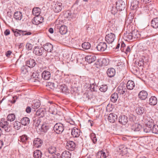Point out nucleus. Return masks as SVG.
Segmentation results:
<instances>
[{
	"instance_id": "f3484780",
	"label": "nucleus",
	"mask_w": 158,
	"mask_h": 158,
	"mask_svg": "<svg viewBox=\"0 0 158 158\" xmlns=\"http://www.w3.org/2000/svg\"><path fill=\"white\" fill-rule=\"evenodd\" d=\"M117 116L115 114L113 113H110L109 114L108 117V121L111 123H114L116 120L117 119Z\"/></svg>"
},
{
	"instance_id": "cd10ccee",
	"label": "nucleus",
	"mask_w": 158,
	"mask_h": 158,
	"mask_svg": "<svg viewBox=\"0 0 158 158\" xmlns=\"http://www.w3.org/2000/svg\"><path fill=\"white\" fill-rule=\"evenodd\" d=\"M100 63H99V65L100 66H106L108 65L109 64L110 60L108 58H103L102 61H101Z\"/></svg>"
},
{
	"instance_id": "ea45409f",
	"label": "nucleus",
	"mask_w": 158,
	"mask_h": 158,
	"mask_svg": "<svg viewBox=\"0 0 158 158\" xmlns=\"http://www.w3.org/2000/svg\"><path fill=\"white\" fill-rule=\"evenodd\" d=\"M61 122H60V132L61 131V133L63 132L64 129V127H65V120L64 119L61 120Z\"/></svg>"
},
{
	"instance_id": "e2e57ef3",
	"label": "nucleus",
	"mask_w": 158,
	"mask_h": 158,
	"mask_svg": "<svg viewBox=\"0 0 158 158\" xmlns=\"http://www.w3.org/2000/svg\"><path fill=\"white\" fill-rule=\"evenodd\" d=\"M59 153H54L52 155H48L50 158H59Z\"/></svg>"
},
{
	"instance_id": "a19ab883",
	"label": "nucleus",
	"mask_w": 158,
	"mask_h": 158,
	"mask_svg": "<svg viewBox=\"0 0 158 158\" xmlns=\"http://www.w3.org/2000/svg\"><path fill=\"white\" fill-rule=\"evenodd\" d=\"M47 150L50 155H52L55 153L56 149V148L54 147L50 146L48 149Z\"/></svg>"
},
{
	"instance_id": "ddd939ff",
	"label": "nucleus",
	"mask_w": 158,
	"mask_h": 158,
	"mask_svg": "<svg viewBox=\"0 0 158 158\" xmlns=\"http://www.w3.org/2000/svg\"><path fill=\"white\" fill-rule=\"evenodd\" d=\"M43 18L41 16H36L34 17L32 20V23L35 25H38L42 22Z\"/></svg>"
},
{
	"instance_id": "603ef678",
	"label": "nucleus",
	"mask_w": 158,
	"mask_h": 158,
	"mask_svg": "<svg viewBox=\"0 0 158 158\" xmlns=\"http://www.w3.org/2000/svg\"><path fill=\"white\" fill-rule=\"evenodd\" d=\"M90 88L91 91H97L98 89V86L95 84L93 83L90 84Z\"/></svg>"
},
{
	"instance_id": "6e6d98bb",
	"label": "nucleus",
	"mask_w": 158,
	"mask_h": 158,
	"mask_svg": "<svg viewBox=\"0 0 158 158\" xmlns=\"http://www.w3.org/2000/svg\"><path fill=\"white\" fill-rule=\"evenodd\" d=\"M91 138L94 143H95L97 142V139L95 134L92 133L91 134Z\"/></svg>"
},
{
	"instance_id": "39448f33",
	"label": "nucleus",
	"mask_w": 158,
	"mask_h": 158,
	"mask_svg": "<svg viewBox=\"0 0 158 158\" xmlns=\"http://www.w3.org/2000/svg\"><path fill=\"white\" fill-rule=\"evenodd\" d=\"M14 35L16 36H18L21 35H30L32 33L30 31H22L21 30H18V31H15L14 32Z\"/></svg>"
},
{
	"instance_id": "774afa93",
	"label": "nucleus",
	"mask_w": 158,
	"mask_h": 158,
	"mask_svg": "<svg viewBox=\"0 0 158 158\" xmlns=\"http://www.w3.org/2000/svg\"><path fill=\"white\" fill-rule=\"evenodd\" d=\"M26 112L27 113H30L31 111V108L29 106L27 107L26 109Z\"/></svg>"
},
{
	"instance_id": "680f3d73",
	"label": "nucleus",
	"mask_w": 158,
	"mask_h": 158,
	"mask_svg": "<svg viewBox=\"0 0 158 158\" xmlns=\"http://www.w3.org/2000/svg\"><path fill=\"white\" fill-rule=\"evenodd\" d=\"M126 45L123 42H121V46L120 49L122 52H125Z\"/></svg>"
},
{
	"instance_id": "473e14b6",
	"label": "nucleus",
	"mask_w": 158,
	"mask_h": 158,
	"mask_svg": "<svg viewBox=\"0 0 158 158\" xmlns=\"http://www.w3.org/2000/svg\"><path fill=\"white\" fill-rule=\"evenodd\" d=\"M71 154L68 151H65L61 154V158H70Z\"/></svg>"
},
{
	"instance_id": "338daca9",
	"label": "nucleus",
	"mask_w": 158,
	"mask_h": 158,
	"mask_svg": "<svg viewBox=\"0 0 158 158\" xmlns=\"http://www.w3.org/2000/svg\"><path fill=\"white\" fill-rule=\"evenodd\" d=\"M4 34L5 35L7 36L8 35L10 34V31L9 29L6 30L4 32Z\"/></svg>"
},
{
	"instance_id": "6e6552de",
	"label": "nucleus",
	"mask_w": 158,
	"mask_h": 158,
	"mask_svg": "<svg viewBox=\"0 0 158 158\" xmlns=\"http://www.w3.org/2000/svg\"><path fill=\"white\" fill-rule=\"evenodd\" d=\"M61 17L70 20L73 17V16L70 10L64 11L61 14Z\"/></svg>"
},
{
	"instance_id": "09e8293b",
	"label": "nucleus",
	"mask_w": 158,
	"mask_h": 158,
	"mask_svg": "<svg viewBox=\"0 0 158 158\" xmlns=\"http://www.w3.org/2000/svg\"><path fill=\"white\" fill-rule=\"evenodd\" d=\"M82 47L83 49H88L91 47V45L89 42H85L82 44Z\"/></svg>"
},
{
	"instance_id": "1a4fd4ad",
	"label": "nucleus",
	"mask_w": 158,
	"mask_h": 158,
	"mask_svg": "<svg viewBox=\"0 0 158 158\" xmlns=\"http://www.w3.org/2000/svg\"><path fill=\"white\" fill-rule=\"evenodd\" d=\"M107 48L106 43L104 42L100 43L97 46V48L98 51L103 52L106 50Z\"/></svg>"
},
{
	"instance_id": "2eb2a0df",
	"label": "nucleus",
	"mask_w": 158,
	"mask_h": 158,
	"mask_svg": "<svg viewBox=\"0 0 158 158\" xmlns=\"http://www.w3.org/2000/svg\"><path fill=\"white\" fill-rule=\"evenodd\" d=\"M131 129L133 131H139L142 129V126L139 123H134L132 125Z\"/></svg>"
},
{
	"instance_id": "052dcab7",
	"label": "nucleus",
	"mask_w": 158,
	"mask_h": 158,
	"mask_svg": "<svg viewBox=\"0 0 158 158\" xmlns=\"http://www.w3.org/2000/svg\"><path fill=\"white\" fill-rule=\"evenodd\" d=\"M112 9L111 10V13L113 15H115V14L116 13L117 10H118L116 8V7H115L114 6H112Z\"/></svg>"
},
{
	"instance_id": "bf43d9fd",
	"label": "nucleus",
	"mask_w": 158,
	"mask_h": 158,
	"mask_svg": "<svg viewBox=\"0 0 158 158\" xmlns=\"http://www.w3.org/2000/svg\"><path fill=\"white\" fill-rule=\"evenodd\" d=\"M26 49L28 50H31L33 48L32 44L29 43H27L26 45Z\"/></svg>"
},
{
	"instance_id": "4c0bfd02",
	"label": "nucleus",
	"mask_w": 158,
	"mask_h": 158,
	"mask_svg": "<svg viewBox=\"0 0 158 158\" xmlns=\"http://www.w3.org/2000/svg\"><path fill=\"white\" fill-rule=\"evenodd\" d=\"M135 110L136 113L138 114L141 115L143 113L144 111V109L143 107H139L136 108Z\"/></svg>"
},
{
	"instance_id": "864d4df0",
	"label": "nucleus",
	"mask_w": 158,
	"mask_h": 158,
	"mask_svg": "<svg viewBox=\"0 0 158 158\" xmlns=\"http://www.w3.org/2000/svg\"><path fill=\"white\" fill-rule=\"evenodd\" d=\"M108 88L107 86L106 85H102L99 89L102 92H105L107 90Z\"/></svg>"
},
{
	"instance_id": "72a5a7b5",
	"label": "nucleus",
	"mask_w": 158,
	"mask_h": 158,
	"mask_svg": "<svg viewBox=\"0 0 158 158\" xmlns=\"http://www.w3.org/2000/svg\"><path fill=\"white\" fill-rule=\"evenodd\" d=\"M67 31V27L65 25H62L60 27V33L61 35L65 34Z\"/></svg>"
},
{
	"instance_id": "4d7b16f0",
	"label": "nucleus",
	"mask_w": 158,
	"mask_h": 158,
	"mask_svg": "<svg viewBox=\"0 0 158 158\" xmlns=\"http://www.w3.org/2000/svg\"><path fill=\"white\" fill-rule=\"evenodd\" d=\"M132 47L130 46H127L126 48L125 49V52H123L127 54L128 53H129L131 52L132 50Z\"/></svg>"
},
{
	"instance_id": "423d86ee",
	"label": "nucleus",
	"mask_w": 158,
	"mask_h": 158,
	"mask_svg": "<svg viewBox=\"0 0 158 158\" xmlns=\"http://www.w3.org/2000/svg\"><path fill=\"white\" fill-rule=\"evenodd\" d=\"M44 52V48L43 47L37 46L34 48L33 52L36 55L41 56Z\"/></svg>"
},
{
	"instance_id": "9d476101",
	"label": "nucleus",
	"mask_w": 158,
	"mask_h": 158,
	"mask_svg": "<svg viewBox=\"0 0 158 158\" xmlns=\"http://www.w3.org/2000/svg\"><path fill=\"white\" fill-rule=\"evenodd\" d=\"M153 125V123L152 121H149L146 124V126L143 129V131L145 133L149 132L151 130L152 127Z\"/></svg>"
},
{
	"instance_id": "9b49d317",
	"label": "nucleus",
	"mask_w": 158,
	"mask_h": 158,
	"mask_svg": "<svg viewBox=\"0 0 158 158\" xmlns=\"http://www.w3.org/2000/svg\"><path fill=\"white\" fill-rule=\"evenodd\" d=\"M123 37L127 41L130 40L133 41L134 40L132 36V33L131 31L130 32L129 31H128V32L126 31V33H124Z\"/></svg>"
},
{
	"instance_id": "4468645a",
	"label": "nucleus",
	"mask_w": 158,
	"mask_h": 158,
	"mask_svg": "<svg viewBox=\"0 0 158 158\" xmlns=\"http://www.w3.org/2000/svg\"><path fill=\"white\" fill-rule=\"evenodd\" d=\"M75 147V144L73 141H69L67 142L66 146L67 149L69 151L73 150Z\"/></svg>"
},
{
	"instance_id": "69168bd1",
	"label": "nucleus",
	"mask_w": 158,
	"mask_h": 158,
	"mask_svg": "<svg viewBox=\"0 0 158 158\" xmlns=\"http://www.w3.org/2000/svg\"><path fill=\"white\" fill-rule=\"evenodd\" d=\"M137 4L134 5L133 4H131V6H132L133 9H136L138 7V4L139 3V2L138 1L137 2Z\"/></svg>"
},
{
	"instance_id": "13d9d810",
	"label": "nucleus",
	"mask_w": 158,
	"mask_h": 158,
	"mask_svg": "<svg viewBox=\"0 0 158 158\" xmlns=\"http://www.w3.org/2000/svg\"><path fill=\"white\" fill-rule=\"evenodd\" d=\"M34 125L35 127H38L39 126L41 122L40 119L38 118L36 120H34Z\"/></svg>"
},
{
	"instance_id": "bb28decb",
	"label": "nucleus",
	"mask_w": 158,
	"mask_h": 158,
	"mask_svg": "<svg viewBox=\"0 0 158 158\" xmlns=\"http://www.w3.org/2000/svg\"><path fill=\"white\" fill-rule=\"evenodd\" d=\"M135 83L133 81L129 80L128 81L127 84V88L129 90H132L135 87Z\"/></svg>"
},
{
	"instance_id": "f03ea898",
	"label": "nucleus",
	"mask_w": 158,
	"mask_h": 158,
	"mask_svg": "<svg viewBox=\"0 0 158 158\" xmlns=\"http://www.w3.org/2000/svg\"><path fill=\"white\" fill-rule=\"evenodd\" d=\"M115 39V35L111 32L108 34L105 37V40L108 44H111L113 43Z\"/></svg>"
},
{
	"instance_id": "5fc2aeb1",
	"label": "nucleus",
	"mask_w": 158,
	"mask_h": 158,
	"mask_svg": "<svg viewBox=\"0 0 158 158\" xmlns=\"http://www.w3.org/2000/svg\"><path fill=\"white\" fill-rule=\"evenodd\" d=\"M59 125L58 123H56L54 127V130L55 132L57 134L59 133Z\"/></svg>"
},
{
	"instance_id": "f8f14e48",
	"label": "nucleus",
	"mask_w": 158,
	"mask_h": 158,
	"mask_svg": "<svg viewBox=\"0 0 158 158\" xmlns=\"http://www.w3.org/2000/svg\"><path fill=\"white\" fill-rule=\"evenodd\" d=\"M128 122V118L125 115H121L118 118V122L122 125H125Z\"/></svg>"
},
{
	"instance_id": "a18cd8bd",
	"label": "nucleus",
	"mask_w": 158,
	"mask_h": 158,
	"mask_svg": "<svg viewBox=\"0 0 158 158\" xmlns=\"http://www.w3.org/2000/svg\"><path fill=\"white\" fill-rule=\"evenodd\" d=\"M15 119V116L13 114H9L7 117V120L10 122L14 121Z\"/></svg>"
},
{
	"instance_id": "0e129e2a",
	"label": "nucleus",
	"mask_w": 158,
	"mask_h": 158,
	"mask_svg": "<svg viewBox=\"0 0 158 158\" xmlns=\"http://www.w3.org/2000/svg\"><path fill=\"white\" fill-rule=\"evenodd\" d=\"M46 85L47 86H48L50 88L52 89L54 87V84L53 83L49 82Z\"/></svg>"
},
{
	"instance_id": "c85d7f7f",
	"label": "nucleus",
	"mask_w": 158,
	"mask_h": 158,
	"mask_svg": "<svg viewBox=\"0 0 158 158\" xmlns=\"http://www.w3.org/2000/svg\"><path fill=\"white\" fill-rule=\"evenodd\" d=\"M152 26L153 28H158V18H154L151 21Z\"/></svg>"
},
{
	"instance_id": "79ce46f5",
	"label": "nucleus",
	"mask_w": 158,
	"mask_h": 158,
	"mask_svg": "<svg viewBox=\"0 0 158 158\" xmlns=\"http://www.w3.org/2000/svg\"><path fill=\"white\" fill-rule=\"evenodd\" d=\"M21 123L18 121H16L14 123L13 127L16 130H19L21 127Z\"/></svg>"
},
{
	"instance_id": "f257e3e1",
	"label": "nucleus",
	"mask_w": 158,
	"mask_h": 158,
	"mask_svg": "<svg viewBox=\"0 0 158 158\" xmlns=\"http://www.w3.org/2000/svg\"><path fill=\"white\" fill-rule=\"evenodd\" d=\"M0 126L2 128V130H4L6 132H9L11 129L10 125L4 119H2L1 120L0 122Z\"/></svg>"
},
{
	"instance_id": "7ed1b4c3",
	"label": "nucleus",
	"mask_w": 158,
	"mask_h": 158,
	"mask_svg": "<svg viewBox=\"0 0 158 158\" xmlns=\"http://www.w3.org/2000/svg\"><path fill=\"white\" fill-rule=\"evenodd\" d=\"M116 7L118 10L122 11L124 10L126 7V4L125 2L122 0H118L116 4Z\"/></svg>"
},
{
	"instance_id": "4be33fe9",
	"label": "nucleus",
	"mask_w": 158,
	"mask_h": 158,
	"mask_svg": "<svg viewBox=\"0 0 158 158\" xmlns=\"http://www.w3.org/2000/svg\"><path fill=\"white\" fill-rule=\"evenodd\" d=\"M31 69L27 66H23L21 68V73L22 74H27L30 72Z\"/></svg>"
},
{
	"instance_id": "de8ad7c7",
	"label": "nucleus",
	"mask_w": 158,
	"mask_h": 158,
	"mask_svg": "<svg viewBox=\"0 0 158 158\" xmlns=\"http://www.w3.org/2000/svg\"><path fill=\"white\" fill-rule=\"evenodd\" d=\"M60 89L61 92L63 93L66 94L69 92L68 89H67V86L65 85L61 86Z\"/></svg>"
},
{
	"instance_id": "37998d69",
	"label": "nucleus",
	"mask_w": 158,
	"mask_h": 158,
	"mask_svg": "<svg viewBox=\"0 0 158 158\" xmlns=\"http://www.w3.org/2000/svg\"><path fill=\"white\" fill-rule=\"evenodd\" d=\"M40 131L42 132H46L48 129V127L46 123L43 124L41 127Z\"/></svg>"
},
{
	"instance_id": "0eeeda50",
	"label": "nucleus",
	"mask_w": 158,
	"mask_h": 158,
	"mask_svg": "<svg viewBox=\"0 0 158 158\" xmlns=\"http://www.w3.org/2000/svg\"><path fill=\"white\" fill-rule=\"evenodd\" d=\"M85 60L89 64L94 62L96 60L95 56L93 54H89L87 55L85 58Z\"/></svg>"
},
{
	"instance_id": "20e7f679",
	"label": "nucleus",
	"mask_w": 158,
	"mask_h": 158,
	"mask_svg": "<svg viewBox=\"0 0 158 158\" xmlns=\"http://www.w3.org/2000/svg\"><path fill=\"white\" fill-rule=\"evenodd\" d=\"M117 91L120 94H126L127 89L125 85L123 84H121L117 88Z\"/></svg>"
},
{
	"instance_id": "8fccbe9b",
	"label": "nucleus",
	"mask_w": 158,
	"mask_h": 158,
	"mask_svg": "<svg viewBox=\"0 0 158 158\" xmlns=\"http://www.w3.org/2000/svg\"><path fill=\"white\" fill-rule=\"evenodd\" d=\"M28 138L26 135H23L20 136L19 139V140L23 143H25L27 140Z\"/></svg>"
},
{
	"instance_id": "a211bd4d",
	"label": "nucleus",
	"mask_w": 158,
	"mask_h": 158,
	"mask_svg": "<svg viewBox=\"0 0 158 158\" xmlns=\"http://www.w3.org/2000/svg\"><path fill=\"white\" fill-rule=\"evenodd\" d=\"M148 96V93L145 90H142L139 92L138 94L139 98L142 100H145Z\"/></svg>"
},
{
	"instance_id": "412c9836",
	"label": "nucleus",
	"mask_w": 158,
	"mask_h": 158,
	"mask_svg": "<svg viewBox=\"0 0 158 158\" xmlns=\"http://www.w3.org/2000/svg\"><path fill=\"white\" fill-rule=\"evenodd\" d=\"M51 77L50 73L47 71H44L42 73V77L45 80L49 79Z\"/></svg>"
},
{
	"instance_id": "dca6fc26",
	"label": "nucleus",
	"mask_w": 158,
	"mask_h": 158,
	"mask_svg": "<svg viewBox=\"0 0 158 158\" xmlns=\"http://www.w3.org/2000/svg\"><path fill=\"white\" fill-rule=\"evenodd\" d=\"M80 134V130L76 127L73 128L72 130L71 135L73 137H78Z\"/></svg>"
},
{
	"instance_id": "49530a36",
	"label": "nucleus",
	"mask_w": 158,
	"mask_h": 158,
	"mask_svg": "<svg viewBox=\"0 0 158 158\" xmlns=\"http://www.w3.org/2000/svg\"><path fill=\"white\" fill-rule=\"evenodd\" d=\"M56 111V109L55 106L53 105H51L49 109V112L50 113L52 114H55L56 113V112H55Z\"/></svg>"
},
{
	"instance_id": "5701e85b",
	"label": "nucleus",
	"mask_w": 158,
	"mask_h": 158,
	"mask_svg": "<svg viewBox=\"0 0 158 158\" xmlns=\"http://www.w3.org/2000/svg\"><path fill=\"white\" fill-rule=\"evenodd\" d=\"M35 61L33 59H30L26 62V66H27L29 68L34 67L35 65Z\"/></svg>"
},
{
	"instance_id": "aec40b11",
	"label": "nucleus",
	"mask_w": 158,
	"mask_h": 158,
	"mask_svg": "<svg viewBox=\"0 0 158 158\" xmlns=\"http://www.w3.org/2000/svg\"><path fill=\"white\" fill-rule=\"evenodd\" d=\"M43 48H44V50L50 52L53 50V46L50 43H47L44 45Z\"/></svg>"
},
{
	"instance_id": "58836bf2",
	"label": "nucleus",
	"mask_w": 158,
	"mask_h": 158,
	"mask_svg": "<svg viewBox=\"0 0 158 158\" xmlns=\"http://www.w3.org/2000/svg\"><path fill=\"white\" fill-rule=\"evenodd\" d=\"M106 153L103 151L98 152L97 155V157L98 158H106Z\"/></svg>"
},
{
	"instance_id": "2f4dec72",
	"label": "nucleus",
	"mask_w": 158,
	"mask_h": 158,
	"mask_svg": "<svg viewBox=\"0 0 158 158\" xmlns=\"http://www.w3.org/2000/svg\"><path fill=\"white\" fill-rule=\"evenodd\" d=\"M30 123L29 119L27 117H24L22 118L21 123L23 125L26 126L28 125Z\"/></svg>"
},
{
	"instance_id": "e433bc0d",
	"label": "nucleus",
	"mask_w": 158,
	"mask_h": 158,
	"mask_svg": "<svg viewBox=\"0 0 158 158\" xmlns=\"http://www.w3.org/2000/svg\"><path fill=\"white\" fill-rule=\"evenodd\" d=\"M118 98V94L117 93H114L112 94L111 96L110 100L111 101L113 102H115Z\"/></svg>"
},
{
	"instance_id": "7c9ffc66",
	"label": "nucleus",
	"mask_w": 158,
	"mask_h": 158,
	"mask_svg": "<svg viewBox=\"0 0 158 158\" xmlns=\"http://www.w3.org/2000/svg\"><path fill=\"white\" fill-rule=\"evenodd\" d=\"M40 9L39 7L34 8L32 10V13L33 15L36 16H40Z\"/></svg>"
},
{
	"instance_id": "6ab92c4d",
	"label": "nucleus",
	"mask_w": 158,
	"mask_h": 158,
	"mask_svg": "<svg viewBox=\"0 0 158 158\" xmlns=\"http://www.w3.org/2000/svg\"><path fill=\"white\" fill-rule=\"evenodd\" d=\"M42 141L39 138L34 139L33 142L34 146L36 148H39L42 145Z\"/></svg>"
},
{
	"instance_id": "c03bdc74",
	"label": "nucleus",
	"mask_w": 158,
	"mask_h": 158,
	"mask_svg": "<svg viewBox=\"0 0 158 158\" xmlns=\"http://www.w3.org/2000/svg\"><path fill=\"white\" fill-rule=\"evenodd\" d=\"M132 33V36L134 40L137 39L139 37V34L138 32L136 30H134L131 31Z\"/></svg>"
},
{
	"instance_id": "393cba45",
	"label": "nucleus",
	"mask_w": 158,
	"mask_h": 158,
	"mask_svg": "<svg viewBox=\"0 0 158 158\" xmlns=\"http://www.w3.org/2000/svg\"><path fill=\"white\" fill-rule=\"evenodd\" d=\"M107 73L108 76L110 77H114L115 74V70L113 68L108 69L107 71Z\"/></svg>"
},
{
	"instance_id": "a878e982",
	"label": "nucleus",
	"mask_w": 158,
	"mask_h": 158,
	"mask_svg": "<svg viewBox=\"0 0 158 158\" xmlns=\"http://www.w3.org/2000/svg\"><path fill=\"white\" fill-rule=\"evenodd\" d=\"M14 17L16 20H20L22 18L23 15L21 12L17 11L15 13Z\"/></svg>"
},
{
	"instance_id": "f704fd0d",
	"label": "nucleus",
	"mask_w": 158,
	"mask_h": 158,
	"mask_svg": "<svg viewBox=\"0 0 158 158\" xmlns=\"http://www.w3.org/2000/svg\"><path fill=\"white\" fill-rule=\"evenodd\" d=\"M118 148L121 153L123 154H126L127 152V147L123 145H122L118 147Z\"/></svg>"
},
{
	"instance_id": "c9c22d12",
	"label": "nucleus",
	"mask_w": 158,
	"mask_h": 158,
	"mask_svg": "<svg viewBox=\"0 0 158 158\" xmlns=\"http://www.w3.org/2000/svg\"><path fill=\"white\" fill-rule=\"evenodd\" d=\"M40 104L39 101H34L32 105V107L33 109H37L40 107Z\"/></svg>"
},
{
	"instance_id": "3c124183",
	"label": "nucleus",
	"mask_w": 158,
	"mask_h": 158,
	"mask_svg": "<svg viewBox=\"0 0 158 158\" xmlns=\"http://www.w3.org/2000/svg\"><path fill=\"white\" fill-rule=\"evenodd\" d=\"M151 130L152 133L156 134H158V126L157 125H153L152 126Z\"/></svg>"
},
{
	"instance_id": "b1692460",
	"label": "nucleus",
	"mask_w": 158,
	"mask_h": 158,
	"mask_svg": "<svg viewBox=\"0 0 158 158\" xmlns=\"http://www.w3.org/2000/svg\"><path fill=\"white\" fill-rule=\"evenodd\" d=\"M157 102V100L155 96L151 97L149 100V104L152 106L156 105Z\"/></svg>"
},
{
	"instance_id": "c756f323",
	"label": "nucleus",
	"mask_w": 158,
	"mask_h": 158,
	"mask_svg": "<svg viewBox=\"0 0 158 158\" xmlns=\"http://www.w3.org/2000/svg\"><path fill=\"white\" fill-rule=\"evenodd\" d=\"M42 154L40 150H36L33 152V156L35 158H41Z\"/></svg>"
}]
</instances>
